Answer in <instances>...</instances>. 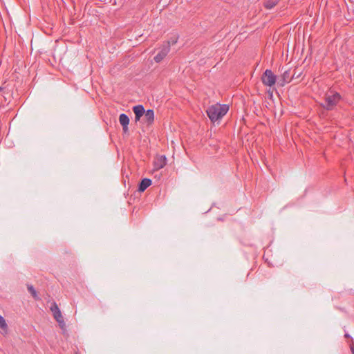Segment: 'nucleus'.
Instances as JSON below:
<instances>
[{"mask_svg": "<svg viewBox=\"0 0 354 354\" xmlns=\"http://www.w3.org/2000/svg\"><path fill=\"white\" fill-rule=\"evenodd\" d=\"M50 310L53 313V317L57 322L59 327L62 329H64V328L66 326L64 319V317L62 315V313H61L57 304H56V302L53 301L51 304Z\"/></svg>", "mask_w": 354, "mask_h": 354, "instance_id": "3", "label": "nucleus"}, {"mask_svg": "<svg viewBox=\"0 0 354 354\" xmlns=\"http://www.w3.org/2000/svg\"><path fill=\"white\" fill-rule=\"evenodd\" d=\"M119 121L122 127L123 131L124 133L127 132L129 130L128 125L129 124V117L126 114L122 113L120 115Z\"/></svg>", "mask_w": 354, "mask_h": 354, "instance_id": "9", "label": "nucleus"}, {"mask_svg": "<svg viewBox=\"0 0 354 354\" xmlns=\"http://www.w3.org/2000/svg\"><path fill=\"white\" fill-rule=\"evenodd\" d=\"M27 288H28V290L29 291V292L32 295V296L33 297V298L35 299H36V300L39 299V297L37 295V291L35 290V289L34 288V287L32 285L28 284Z\"/></svg>", "mask_w": 354, "mask_h": 354, "instance_id": "12", "label": "nucleus"}, {"mask_svg": "<svg viewBox=\"0 0 354 354\" xmlns=\"http://www.w3.org/2000/svg\"><path fill=\"white\" fill-rule=\"evenodd\" d=\"M169 46H167L162 48L160 52L154 57V60L156 62H160L169 53Z\"/></svg>", "mask_w": 354, "mask_h": 354, "instance_id": "7", "label": "nucleus"}, {"mask_svg": "<svg viewBox=\"0 0 354 354\" xmlns=\"http://www.w3.org/2000/svg\"><path fill=\"white\" fill-rule=\"evenodd\" d=\"M0 328L5 332V333H7L8 326L5 319L1 315H0Z\"/></svg>", "mask_w": 354, "mask_h": 354, "instance_id": "14", "label": "nucleus"}, {"mask_svg": "<svg viewBox=\"0 0 354 354\" xmlns=\"http://www.w3.org/2000/svg\"><path fill=\"white\" fill-rule=\"evenodd\" d=\"M133 113H135V121L138 122L140 120L141 117L144 115L145 110L142 105H136L133 107Z\"/></svg>", "mask_w": 354, "mask_h": 354, "instance_id": "6", "label": "nucleus"}, {"mask_svg": "<svg viewBox=\"0 0 354 354\" xmlns=\"http://www.w3.org/2000/svg\"><path fill=\"white\" fill-rule=\"evenodd\" d=\"M340 95L333 91L328 92L325 95L324 102L322 106L327 110L333 109L340 100Z\"/></svg>", "mask_w": 354, "mask_h": 354, "instance_id": "2", "label": "nucleus"}, {"mask_svg": "<svg viewBox=\"0 0 354 354\" xmlns=\"http://www.w3.org/2000/svg\"><path fill=\"white\" fill-rule=\"evenodd\" d=\"M351 350L352 351V353L354 354V346H351Z\"/></svg>", "mask_w": 354, "mask_h": 354, "instance_id": "15", "label": "nucleus"}, {"mask_svg": "<svg viewBox=\"0 0 354 354\" xmlns=\"http://www.w3.org/2000/svg\"><path fill=\"white\" fill-rule=\"evenodd\" d=\"M291 80L290 74L289 71H286L281 75V80H279V83L281 86H283L286 83L290 82Z\"/></svg>", "mask_w": 354, "mask_h": 354, "instance_id": "10", "label": "nucleus"}, {"mask_svg": "<svg viewBox=\"0 0 354 354\" xmlns=\"http://www.w3.org/2000/svg\"><path fill=\"white\" fill-rule=\"evenodd\" d=\"M261 80L265 86L271 87L275 84L277 82V76L271 70L267 69L263 73Z\"/></svg>", "mask_w": 354, "mask_h": 354, "instance_id": "4", "label": "nucleus"}, {"mask_svg": "<svg viewBox=\"0 0 354 354\" xmlns=\"http://www.w3.org/2000/svg\"><path fill=\"white\" fill-rule=\"evenodd\" d=\"M151 185V180L149 178H144L142 180L139 185V191L144 192L147 187Z\"/></svg>", "mask_w": 354, "mask_h": 354, "instance_id": "11", "label": "nucleus"}, {"mask_svg": "<svg viewBox=\"0 0 354 354\" xmlns=\"http://www.w3.org/2000/svg\"><path fill=\"white\" fill-rule=\"evenodd\" d=\"M278 3L277 0H268L264 3V6L268 9L270 10L273 8Z\"/></svg>", "mask_w": 354, "mask_h": 354, "instance_id": "13", "label": "nucleus"}, {"mask_svg": "<svg viewBox=\"0 0 354 354\" xmlns=\"http://www.w3.org/2000/svg\"><path fill=\"white\" fill-rule=\"evenodd\" d=\"M167 164V158L165 156H157L153 162V167L155 170H159L163 168Z\"/></svg>", "mask_w": 354, "mask_h": 354, "instance_id": "5", "label": "nucleus"}, {"mask_svg": "<svg viewBox=\"0 0 354 354\" xmlns=\"http://www.w3.org/2000/svg\"><path fill=\"white\" fill-rule=\"evenodd\" d=\"M228 110V105L217 103L209 106L206 112L209 120L212 122H215L220 120L227 113Z\"/></svg>", "mask_w": 354, "mask_h": 354, "instance_id": "1", "label": "nucleus"}, {"mask_svg": "<svg viewBox=\"0 0 354 354\" xmlns=\"http://www.w3.org/2000/svg\"><path fill=\"white\" fill-rule=\"evenodd\" d=\"M143 121L147 123V125H151L153 123L154 112L152 109L145 111Z\"/></svg>", "mask_w": 354, "mask_h": 354, "instance_id": "8", "label": "nucleus"}]
</instances>
